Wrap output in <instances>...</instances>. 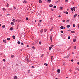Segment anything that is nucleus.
I'll return each instance as SVG.
<instances>
[{"instance_id": "obj_1", "label": "nucleus", "mask_w": 79, "mask_h": 79, "mask_svg": "<svg viewBox=\"0 0 79 79\" xmlns=\"http://www.w3.org/2000/svg\"><path fill=\"white\" fill-rule=\"evenodd\" d=\"M77 16V14H75L73 16V18H76V16Z\"/></svg>"}, {"instance_id": "obj_2", "label": "nucleus", "mask_w": 79, "mask_h": 79, "mask_svg": "<svg viewBox=\"0 0 79 79\" xmlns=\"http://www.w3.org/2000/svg\"><path fill=\"white\" fill-rule=\"evenodd\" d=\"M57 72L58 73V74H59L60 73V69H58L57 70Z\"/></svg>"}, {"instance_id": "obj_3", "label": "nucleus", "mask_w": 79, "mask_h": 79, "mask_svg": "<svg viewBox=\"0 0 79 79\" xmlns=\"http://www.w3.org/2000/svg\"><path fill=\"white\" fill-rule=\"evenodd\" d=\"M53 37L52 36V35L50 37V39L51 40V42H52V37Z\"/></svg>"}, {"instance_id": "obj_4", "label": "nucleus", "mask_w": 79, "mask_h": 79, "mask_svg": "<svg viewBox=\"0 0 79 79\" xmlns=\"http://www.w3.org/2000/svg\"><path fill=\"white\" fill-rule=\"evenodd\" d=\"M49 6V7H50V8H52V7H53V5L52 4H50Z\"/></svg>"}, {"instance_id": "obj_5", "label": "nucleus", "mask_w": 79, "mask_h": 79, "mask_svg": "<svg viewBox=\"0 0 79 79\" xmlns=\"http://www.w3.org/2000/svg\"><path fill=\"white\" fill-rule=\"evenodd\" d=\"M14 29V28H13V27H11L10 28V31H12V30H13V29Z\"/></svg>"}, {"instance_id": "obj_6", "label": "nucleus", "mask_w": 79, "mask_h": 79, "mask_svg": "<svg viewBox=\"0 0 79 79\" xmlns=\"http://www.w3.org/2000/svg\"><path fill=\"white\" fill-rule=\"evenodd\" d=\"M60 10H63V7H60Z\"/></svg>"}, {"instance_id": "obj_7", "label": "nucleus", "mask_w": 79, "mask_h": 79, "mask_svg": "<svg viewBox=\"0 0 79 79\" xmlns=\"http://www.w3.org/2000/svg\"><path fill=\"white\" fill-rule=\"evenodd\" d=\"M39 3H42V1L41 0H39Z\"/></svg>"}, {"instance_id": "obj_8", "label": "nucleus", "mask_w": 79, "mask_h": 79, "mask_svg": "<svg viewBox=\"0 0 79 79\" xmlns=\"http://www.w3.org/2000/svg\"><path fill=\"white\" fill-rule=\"evenodd\" d=\"M14 79H18V77L17 76H15L14 77Z\"/></svg>"}, {"instance_id": "obj_9", "label": "nucleus", "mask_w": 79, "mask_h": 79, "mask_svg": "<svg viewBox=\"0 0 79 79\" xmlns=\"http://www.w3.org/2000/svg\"><path fill=\"white\" fill-rule=\"evenodd\" d=\"M47 2L48 3H50L52 2L51 0H48Z\"/></svg>"}, {"instance_id": "obj_10", "label": "nucleus", "mask_w": 79, "mask_h": 79, "mask_svg": "<svg viewBox=\"0 0 79 79\" xmlns=\"http://www.w3.org/2000/svg\"><path fill=\"white\" fill-rule=\"evenodd\" d=\"M71 33H72V34H74V33H75V32L74 31H71Z\"/></svg>"}, {"instance_id": "obj_11", "label": "nucleus", "mask_w": 79, "mask_h": 79, "mask_svg": "<svg viewBox=\"0 0 79 79\" xmlns=\"http://www.w3.org/2000/svg\"><path fill=\"white\" fill-rule=\"evenodd\" d=\"M23 3H27V1L25 0L23 1Z\"/></svg>"}, {"instance_id": "obj_12", "label": "nucleus", "mask_w": 79, "mask_h": 79, "mask_svg": "<svg viewBox=\"0 0 79 79\" xmlns=\"http://www.w3.org/2000/svg\"><path fill=\"white\" fill-rule=\"evenodd\" d=\"M6 6L7 7H8V6H9V4H8V3H7L6 4Z\"/></svg>"}, {"instance_id": "obj_13", "label": "nucleus", "mask_w": 79, "mask_h": 79, "mask_svg": "<svg viewBox=\"0 0 79 79\" xmlns=\"http://www.w3.org/2000/svg\"><path fill=\"white\" fill-rule=\"evenodd\" d=\"M42 32H43V29H41L40 30V32L41 33H42Z\"/></svg>"}, {"instance_id": "obj_14", "label": "nucleus", "mask_w": 79, "mask_h": 79, "mask_svg": "<svg viewBox=\"0 0 79 79\" xmlns=\"http://www.w3.org/2000/svg\"><path fill=\"white\" fill-rule=\"evenodd\" d=\"M12 37H13V39H15V35H13V36H12Z\"/></svg>"}, {"instance_id": "obj_15", "label": "nucleus", "mask_w": 79, "mask_h": 79, "mask_svg": "<svg viewBox=\"0 0 79 79\" xmlns=\"http://www.w3.org/2000/svg\"><path fill=\"white\" fill-rule=\"evenodd\" d=\"M69 55L70 54H69L67 56H66L67 58H69V56H70Z\"/></svg>"}, {"instance_id": "obj_16", "label": "nucleus", "mask_w": 79, "mask_h": 79, "mask_svg": "<svg viewBox=\"0 0 79 79\" xmlns=\"http://www.w3.org/2000/svg\"><path fill=\"white\" fill-rule=\"evenodd\" d=\"M60 29H63V26H61L60 27Z\"/></svg>"}, {"instance_id": "obj_17", "label": "nucleus", "mask_w": 79, "mask_h": 79, "mask_svg": "<svg viewBox=\"0 0 79 79\" xmlns=\"http://www.w3.org/2000/svg\"><path fill=\"white\" fill-rule=\"evenodd\" d=\"M69 27H70V25H69L67 26V28H69Z\"/></svg>"}, {"instance_id": "obj_18", "label": "nucleus", "mask_w": 79, "mask_h": 79, "mask_svg": "<svg viewBox=\"0 0 79 79\" xmlns=\"http://www.w3.org/2000/svg\"><path fill=\"white\" fill-rule=\"evenodd\" d=\"M11 25H12V26H13V25H14V23H13V22H11L10 23Z\"/></svg>"}, {"instance_id": "obj_19", "label": "nucleus", "mask_w": 79, "mask_h": 79, "mask_svg": "<svg viewBox=\"0 0 79 79\" xmlns=\"http://www.w3.org/2000/svg\"><path fill=\"white\" fill-rule=\"evenodd\" d=\"M18 44H21V42L19 41H18V42L17 43Z\"/></svg>"}, {"instance_id": "obj_20", "label": "nucleus", "mask_w": 79, "mask_h": 79, "mask_svg": "<svg viewBox=\"0 0 79 79\" xmlns=\"http://www.w3.org/2000/svg\"><path fill=\"white\" fill-rule=\"evenodd\" d=\"M2 28H4V27H5V25H3L2 26Z\"/></svg>"}, {"instance_id": "obj_21", "label": "nucleus", "mask_w": 79, "mask_h": 79, "mask_svg": "<svg viewBox=\"0 0 79 79\" xmlns=\"http://www.w3.org/2000/svg\"><path fill=\"white\" fill-rule=\"evenodd\" d=\"M52 49V47L50 46L49 48V50H51Z\"/></svg>"}, {"instance_id": "obj_22", "label": "nucleus", "mask_w": 79, "mask_h": 79, "mask_svg": "<svg viewBox=\"0 0 79 79\" xmlns=\"http://www.w3.org/2000/svg\"><path fill=\"white\" fill-rule=\"evenodd\" d=\"M73 10L74 11H76V9H75V7H73Z\"/></svg>"}, {"instance_id": "obj_23", "label": "nucleus", "mask_w": 79, "mask_h": 79, "mask_svg": "<svg viewBox=\"0 0 79 79\" xmlns=\"http://www.w3.org/2000/svg\"><path fill=\"white\" fill-rule=\"evenodd\" d=\"M7 40H10V38H7Z\"/></svg>"}, {"instance_id": "obj_24", "label": "nucleus", "mask_w": 79, "mask_h": 79, "mask_svg": "<svg viewBox=\"0 0 79 79\" xmlns=\"http://www.w3.org/2000/svg\"><path fill=\"white\" fill-rule=\"evenodd\" d=\"M11 8H8V10H9V11H10V10H11Z\"/></svg>"}, {"instance_id": "obj_25", "label": "nucleus", "mask_w": 79, "mask_h": 79, "mask_svg": "<svg viewBox=\"0 0 79 79\" xmlns=\"http://www.w3.org/2000/svg\"><path fill=\"white\" fill-rule=\"evenodd\" d=\"M2 10H3V11H5L6 10V9L5 8H3Z\"/></svg>"}, {"instance_id": "obj_26", "label": "nucleus", "mask_w": 79, "mask_h": 79, "mask_svg": "<svg viewBox=\"0 0 79 79\" xmlns=\"http://www.w3.org/2000/svg\"><path fill=\"white\" fill-rule=\"evenodd\" d=\"M70 9L72 11H73V7L72 8V7H71V8H70Z\"/></svg>"}, {"instance_id": "obj_27", "label": "nucleus", "mask_w": 79, "mask_h": 79, "mask_svg": "<svg viewBox=\"0 0 79 79\" xmlns=\"http://www.w3.org/2000/svg\"><path fill=\"white\" fill-rule=\"evenodd\" d=\"M73 42H76V39H74L73 40Z\"/></svg>"}, {"instance_id": "obj_28", "label": "nucleus", "mask_w": 79, "mask_h": 79, "mask_svg": "<svg viewBox=\"0 0 79 79\" xmlns=\"http://www.w3.org/2000/svg\"><path fill=\"white\" fill-rule=\"evenodd\" d=\"M44 32H46V31H47V29H44Z\"/></svg>"}, {"instance_id": "obj_29", "label": "nucleus", "mask_w": 79, "mask_h": 79, "mask_svg": "<svg viewBox=\"0 0 79 79\" xmlns=\"http://www.w3.org/2000/svg\"><path fill=\"white\" fill-rule=\"evenodd\" d=\"M76 26V25L73 24V27H75Z\"/></svg>"}, {"instance_id": "obj_30", "label": "nucleus", "mask_w": 79, "mask_h": 79, "mask_svg": "<svg viewBox=\"0 0 79 79\" xmlns=\"http://www.w3.org/2000/svg\"><path fill=\"white\" fill-rule=\"evenodd\" d=\"M25 60H26V61H28V59H27V58H26Z\"/></svg>"}, {"instance_id": "obj_31", "label": "nucleus", "mask_w": 79, "mask_h": 79, "mask_svg": "<svg viewBox=\"0 0 79 79\" xmlns=\"http://www.w3.org/2000/svg\"><path fill=\"white\" fill-rule=\"evenodd\" d=\"M2 61H4V62H5V61H6V60L5 59H3L2 60Z\"/></svg>"}, {"instance_id": "obj_32", "label": "nucleus", "mask_w": 79, "mask_h": 79, "mask_svg": "<svg viewBox=\"0 0 79 79\" xmlns=\"http://www.w3.org/2000/svg\"><path fill=\"white\" fill-rule=\"evenodd\" d=\"M32 48H33V49H35V47L32 46Z\"/></svg>"}, {"instance_id": "obj_33", "label": "nucleus", "mask_w": 79, "mask_h": 79, "mask_svg": "<svg viewBox=\"0 0 79 79\" xmlns=\"http://www.w3.org/2000/svg\"><path fill=\"white\" fill-rule=\"evenodd\" d=\"M14 57V55H12L11 56V58H13Z\"/></svg>"}, {"instance_id": "obj_34", "label": "nucleus", "mask_w": 79, "mask_h": 79, "mask_svg": "<svg viewBox=\"0 0 79 79\" xmlns=\"http://www.w3.org/2000/svg\"><path fill=\"white\" fill-rule=\"evenodd\" d=\"M26 21H27V20H28V18L27 17L26 18Z\"/></svg>"}, {"instance_id": "obj_35", "label": "nucleus", "mask_w": 79, "mask_h": 79, "mask_svg": "<svg viewBox=\"0 0 79 79\" xmlns=\"http://www.w3.org/2000/svg\"><path fill=\"white\" fill-rule=\"evenodd\" d=\"M15 19H13L12 20V21H13V23H15Z\"/></svg>"}, {"instance_id": "obj_36", "label": "nucleus", "mask_w": 79, "mask_h": 79, "mask_svg": "<svg viewBox=\"0 0 79 79\" xmlns=\"http://www.w3.org/2000/svg\"><path fill=\"white\" fill-rule=\"evenodd\" d=\"M3 42H4V43H6V40H3Z\"/></svg>"}, {"instance_id": "obj_37", "label": "nucleus", "mask_w": 79, "mask_h": 79, "mask_svg": "<svg viewBox=\"0 0 79 79\" xmlns=\"http://www.w3.org/2000/svg\"><path fill=\"white\" fill-rule=\"evenodd\" d=\"M74 48L75 49H76V46H74Z\"/></svg>"}, {"instance_id": "obj_38", "label": "nucleus", "mask_w": 79, "mask_h": 79, "mask_svg": "<svg viewBox=\"0 0 79 79\" xmlns=\"http://www.w3.org/2000/svg\"><path fill=\"white\" fill-rule=\"evenodd\" d=\"M62 22L63 23H65V20H63L62 21Z\"/></svg>"}, {"instance_id": "obj_39", "label": "nucleus", "mask_w": 79, "mask_h": 79, "mask_svg": "<svg viewBox=\"0 0 79 79\" xmlns=\"http://www.w3.org/2000/svg\"><path fill=\"white\" fill-rule=\"evenodd\" d=\"M39 44H42V42L41 41H40L39 42Z\"/></svg>"}, {"instance_id": "obj_40", "label": "nucleus", "mask_w": 79, "mask_h": 79, "mask_svg": "<svg viewBox=\"0 0 79 79\" xmlns=\"http://www.w3.org/2000/svg\"><path fill=\"white\" fill-rule=\"evenodd\" d=\"M56 6H53L54 8H56Z\"/></svg>"}, {"instance_id": "obj_41", "label": "nucleus", "mask_w": 79, "mask_h": 79, "mask_svg": "<svg viewBox=\"0 0 79 79\" xmlns=\"http://www.w3.org/2000/svg\"><path fill=\"white\" fill-rule=\"evenodd\" d=\"M41 57H43L44 56V54H43L41 56Z\"/></svg>"}, {"instance_id": "obj_42", "label": "nucleus", "mask_w": 79, "mask_h": 79, "mask_svg": "<svg viewBox=\"0 0 79 79\" xmlns=\"http://www.w3.org/2000/svg\"><path fill=\"white\" fill-rule=\"evenodd\" d=\"M65 13H66V14H68V12L67 11H66V12H65Z\"/></svg>"}, {"instance_id": "obj_43", "label": "nucleus", "mask_w": 79, "mask_h": 79, "mask_svg": "<svg viewBox=\"0 0 79 79\" xmlns=\"http://www.w3.org/2000/svg\"><path fill=\"white\" fill-rule=\"evenodd\" d=\"M61 33H62V34H63V31H61Z\"/></svg>"}, {"instance_id": "obj_44", "label": "nucleus", "mask_w": 79, "mask_h": 79, "mask_svg": "<svg viewBox=\"0 0 79 79\" xmlns=\"http://www.w3.org/2000/svg\"><path fill=\"white\" fill-rule=\"evenodd\" d=\"M52 60H53V58H51V61H52Z\"/></svg>"}, {"instance_id": "obj_45", "label": "nucleus", "mask_w": 79, "mask_h": 79, "mask_svg": "<svg viewBox=\"0 0 79 79\" xmlns=\"http://www.w3.org/2000/svg\"><path fill=\"white\" fill-rule=\"evenodd\" d=\"M40 23H41L42 22V20H40Z\"/></svg>"}, {"instance_id": "obj_46", "label": "nucleus", "mask_w": 79, "mask_h": 79, "mask_svg": "<svg viewBox=\"0 0 79 79\" xmlns=\"http://www.w3.org/2000/svg\"><path fill=\"white\" fill-rule=\"evenodd\" d=\"M71 61H72V62H73V61H74V60H73V59H72L71 60Z\"/></svg>"}, {"instance_id": "obj_47", "label": "nucleus", "mask_w": 79, "mask_h": 79, "mask_svg": "<svg viewBox=\"0 0 79 79\" xmlns=\"http://www.w3.org/2000/svg\"><path fill=\"white\" fill-rule=\"evenodd\" d=\"M69 19L67 20L66 21V22H69Z\"/></svg>"}, {"instance_id": "obj_48", "label": "nucleus", "mask_w": 79, "mask_h": 79, "mask_svg": "<svg viewBox=\"0 0 79 79\" xmlns=\"http://www.w3.org/2000/svg\"><path fill=\"white\" fill-rule=\"evenodd\" d=\"M29 72H30V70H28V73H29Z\"/></svg>"}, {"instance_id": "obj_49", "label": "nucleus", "mask_w": 79, "mask_h": 79, "mask_svg": "<svg viewBox=\"0 0 79 79\" xmlns=\"http://www.w3.org/2000/svg\"><path fill=\"white\" fill-rule=\"evenodd\" d=\"M21 45H24V43H23V42H22L21 43Z\"/></svg>"}, {"instance_id": "obj_50", "label": "nucleus", "mask_w": 79, "mask_h": 79, "mask_svg": "<svg viewBox=\"0 0 79 79\" xmlns=\"http://www.w3.org/2000/svg\"><path fill=\"white\" fill-rule=\"evenodd\" d=\"M65 2H68V0H66V1H65Z\"/></svg>"}, {"instance_id": "obj_51", "label": "nucleus", "mask_w": 79, "mask_h": 79, "mask_svg": "<svg viewBox=\"0 0 79 79\" xmlns=\"http://www.w3.org/2000/svg\"><path fill=\"white\" fill-rule=\"evenodd\" d=\"M68 39H70V36H69L68 37Z\"/></svg>"}, {"instance_id": "obj_52", "label": "nucleus", "mask_w": 79, "mask_h": 79, "mask_svg": "<svg viewBox=\"0 0 79 79\" xmlns=\"http://www.w3.org/2000/svg\"><path fill=\"white\" fill-rule=\"evenodd\" d=\"M38 26H40V23H38Z\"/></svg>"}, {"instance_id": "obj_53", "label": "nucleus", "mask_w": 79, "mask_h": 79, "mask_svg": "<svg viewBox=\"0 0 79 79\" xmlns=\"http://www.w3.org/2000/svg\"><path fill=\"white\" fill-rule=\"evenodd\" d=\"M53 28H52L50 30V31H52V30L53 29Z\"/></svg>"}, {"instance_id": "obj_54", "label": "nucleus", "mask_w": 79, "mask_h": 79, "mask_svg": "<svg viewBox=\"0 0 79 79\" xmlns=\"http://www.w3.org/2000/svg\"><path fill=\"white\" fill-rule=\"evenodd\" d=\"M53 58V56H51V58Z\"/></svg>"}, {"instance_id": "obj_55", "label": "nucleus", "mask_w": 79, "mask_h": 79, "mask_svg": "<svg viewBox=\"0 0 79 79\" xmlns=\"http://www.w3.org/2000/svg\"><path fill=\"white\" fill-rule=\"evenodd\" d=\"M34 68V66H31V68Z\"/></svg>"}, {"instance_id": "obj_56", "label": "nucleus", "mask_w": 79, "mask_h": 79, "mask_svg": "<svg viewBox=\"0 0 79 79\" xmlns=\"http://www.w3.org/2000/svg\"><path fill=\"white\" fill-rule=\"evenodd\" d=\"M58 17H59V18H61V15H59V16H58Z\"/></svg>"}, {"instance_id": "obj_57", "label": "nucleus", "mask_w": 79, "mask_h": 79, "mask_svg": "<svg viewBox=\"0 0 79 79\" xmlns=\"http://www.w3.org/2000/svg\"><path fill=\"white\" fill-rule=\"evenodd\" d=\"M60 2V0H58V1H57V2Z\"/></svg>"}, {"instance_id": "obj_58", "label": "nucleus", "mask_w": 79, "mask_h": 79, "mask_svg": "<svg viewBox=\"0 0 79 79\" xmlns=\"http://www.w3.org/2000/svg\"><path fill=\"white\" fill-rule=\"evenodd\" d=\"M64 58H67V57H66V56H65V57H64Z\"/></svg>"}, {"instance_id": "obj_59", "label": "nucleus", "mask_w": 79, "mask_h": 79, "mask_svg": "<svg viewBox=\"0 0 79 79\" xmlns=\"http://www.w3.org/2000/svg\"><path fill=\"white\" fill-rule=\"evenodd\" d=\"M51 11H53V9H51Z\"/></svg>"}, {"instance_id": "obj_60", "label": "nucleus", "mask_w": 79, "mask_h": 79, "mask_svg": "<svg viewBox=\"0 0 79 79\" xmlns=\"http://www.w3.org/2000/svg\"><path fill=\"white\" fill-rule=\"evenodd\" d=\"M27 62H29V60L28 59V61H27Z\"/></svg>"}, {"instance_id": "obj_61", "label": "nucleus", "mask_w": 79, "mask_h": 79, "mask_svg": "<svg viewBox=\"0 0 79 79\" xmlns=\"http://www.w3.org/2000/svg\"><path fill=\"white\" fill-rule=\"evenodd\" d=\"M46 66H48V64H46Z\"/></svg>"}, {"instance_id": "obj_62", "label": "nucleus", "mask_w": 79, "mask_h": 79, "mask_svg": "<svg viewBox=\"0 0 79 79\" xmlns=\"http://www.w3.org/2000/svg\"><path fill=\"white\" fill-rule=\"evenodd\" d=\"M8 15H10V14H6V15L7 16H8Z\"/></svg>"}, {"instance_id": "obj_63", "label": "nucleus", "mask_w": 79, "mask_h": 79, "mask_svg": "<svg viewBox=\"0 0 79 79\" xmlns=\"http://www.w3.org/2000/svg\"><path fill=\"white\" fill-rule=\"evenodd\" d=\"M77 64H79V62H77Z\"/></svg>"}, {"instance_id": "obj_64", "label": "nucleus", "mask_w": 79, "mask_h": 79, "mask_svg": "<svg viewBox=\"0 0 79 79\" xmlns=\"http://www.w3.org/2000/svg\"><path fill=\"white\" fill-rule=\"evenodd\" d=\"M78 27L79 28V24L78 25Z\"/></svg>"}]
</instances>
